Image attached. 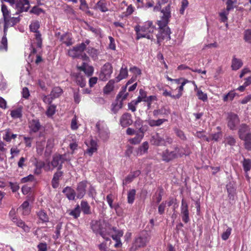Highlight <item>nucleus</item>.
I'll use <instances>...</instances> for the list:
<instances>
[{
	"label": "nucleus",
	"mask_w": 251,
	"mask_h": 251,
	"mask_svg": "<svg viewBox=\"0 0 251 251\" xmlns=\"http://www.w3.org/2000/svg\"><path fill=\"white\" fill-rule=\"evenodd\" d=\"M171 4L172 3L170 2L162 8L161 11L162 16L161 17L160 20L157 22L159 30L156 36L158 43L165 39H171L170 34L171 32L168 25L171 17Z\"/></svg>",
	"instance_id": "f257e3e1"
},
{
	"label": "nucleus",
	"mask_w": 251,
	"mask_h": 251,
	"mask_svg": "<svg viewBox=\"0 0 251 251\" xmlns=\"http://www.w3.org/2000/svg\"><path fill=\"white\" fill-rule=\"evenodd\" d=\"M156 27L152 21H147L142 25H137L134 27L137 40L145 38L152 40L156 31Z\"/></svg>",
	"instance_id": "f03ea898"
},
{
	"label": "nucleus",
	"mask_w": 251,
	"mask_h": 251,
	"mask_svg": "<svg viewBox=\"0 0 251 251\" xmlns=\"http://www.w3.org/2000/svg\"><path fill=\"white\" fill-rule=\"evenodd\" d=\"M173 149V150L171 151L167 149L162 152L161 157L163 161L169 162L183 155V154L180 152V149L177 146H174Z\"/></svg>",
	"instance_id": "7ed1b4c3"
},
{
	"label": "nucleus",
	"mask_w": 251,
	"mask_h": 251,
	"mask_svg": "<svg viewBox=\"0 0 251 251\" xmlns=\"http://www.w3.org/2000/svg\"><path fill=\"white\" fill-rule=\"evenodd\" d=\"M65 154H54L52 160L48 164L49 168H45L46 171H52L54 168H57L58 171L62 169L63 164L66 161Z\"/></svg>",
	"instance_id": "20e7f679"
},
{
	"label": "nucleus",
	"mask_w": 251,
	"mask_h": 251,
	"mask_svg": "<svg viewBox=\"0 0 251 251\" xmlns=\"http://www.w3.org/2000/svg\"><path fill=\"white\" fill-rule=\"evenodd\" d=\"M106 227V224L104 221L93 220L91 222V228L93 231L103 238L107 234Z\"/></svg>",
	"instance_id": "39448f33"
},
{
	"label": "nucleus",
	"mask_w": 251,
	"mask_h": 251,
	"mask_svg": "<svg viewBox=\"0 0 251 251\" xmlns=\"http://www.w3.org/2000/svg\"><path fill=\"white\" fill-rule=\"evenodd\" d=\"M85 50H86V45L85 43H81L69 50L68 55L73 58H78Z\"/></svg>",
	"instance_id": "423d86ee"
},
{
	"label": "nucleus",
	"mask_w": 251,
	"mask_h": 251,
	"mask_svg": "<svg viewBox=\"0 0 251 251\" xmlns=\"http://www.w3.org/2000/svg\"><path fill=\"white\" fill-rule=\"evenodd\" d=\"M113 72V68L111 64L105 63L101 68L99 78L102 81H106L109 78Z\"/></svg>",
	"instance_id": "0eeeda50"
},
{
	"label": "nucleus",
	"mask_w": 251,
	"mask_h": 251,
	"mask_svg": "<svg viewBox=\"0 0 251 251\" xmlns=\"http://www.w3.org/2000/svg\"><path fill=\"white\" fill-rule=\"evenodd\" d=\"M239 123L240 120L237 114L233 113H230L228 114L227 117V125L230 130H235L237 126Z\"/></svg>",
	"instance_id": "6e6552de"
},
{
	"label": "nucleus",
	"mask_w": 251,
	"mask_h": 251,
	"mask_svg": "<svg viewBox=\"0 0 251 251\" xmlns=\"http://www.w3.org/2000/svg\"><path fill=\"white\" fill-rule=\"evenodd\" d=\"M180 210L183 222L185 224L188 223L190 221L188 205L184 199L181 200Z\"/></svg>",
	"instance_id": "1a4fd4ad"
},
{
	"label": "nucleus",
	"mask_w": 251,
	"mask_h": 251,
	"mask_svg": "<svg viewBox=\"0 0 251 251\" xmlns=\"http://www.w3.org/2000/svg\"><path fill=\"white\" fill-rule=\"evenodd\" d=\"M148 242V233L146 231L141 232L139 235L135 238L134 245L136 247L141 248L146 245Z\"/></svg>",
	"instance_id": "9d476101"
},
{
	"label": "nucleus",
	"mask_w": 251,
	"mask_h": 251,
	"mask_svg": "<svg viewBox=\"0 0 251 251\" xmlns=\"http://www.w3.org/2000/svg\"><path fill=\"white\" fill-rule=\"evenodd\" d=\"M88 182L83 180L77 184L76 188V197L78 199H82L86 194Z\"/></svg>",
	"instance_id": "9b49d317"
},
{
	"label": "nucleus",
	"mask_w": 251,
	"mask_h": 251,
	"mask_svg": "<svg viewBox=\"0 0 251 251\" xmlns=\"http://www.w3.org/2000/svg\"><path fill=\"white\" fill-rule=\"evenodd\" d=\"M29 7L30 4L28 0H19L16 5L17 13L26 12Z\"/></svg>",
	"instance_id": "f8f14e48"
},
{
	"label": "nucleus",
	"mask_w": 251,
	"mask_h": 251,
	"mask_svg": "<svg viewBox=\"0 0 251 251\" xmlns=\"http://www.w3.org/2000/svg\"><path fill=\"white\" fill-rule=\"evenodd\" d=\"M238 134L239 138L242 139L251 135V129L247 125L242 124L239 127Z\"/></svg>",
	"instance_id": "ddd939ff"
},
{
	"label": "nucleus",
	"mask_w": 251,
	"mask_h": 251,
	"mask_svg": "<svg viewBox=\"0 0 251 251\" xmlns=\"http://www.w3.org/2000/svg\"><path fill=\"white\" fill-rule=\"evenodd\" d=\"M120 123L121 126L124 127L131 125L133 123L131 114L127 112L124 113L120 118Z\"/></svg>",
	"instance_id": "4468645a"
},
{
	"label": "nucleus",
	"mask_w": 251,
	"mask_h": 251,
	"mask_svg": "<svg viewBox=\"0 0 251 251\" xmlns=\"http://www.w3.org/2000/svg\"><path fill=\"white\" fill-rule=\"evenodd\" d=\"M162 4L160 0H157L155 5L153 0H148L145 4V7L147 8H153V12L160 11L162 10L161 8Z\"/></svg>",
	"instance_id": "2eb2a0df"
},
{
	"label": "nucleus",
	"mask_w": 251,
	"mask_h": 251,
	"mask_svg": "<svg viewBox=\"0 0 251 251\" xmlns=\"http://www.w3.org/2000/svg\"><path fill=\"white\" fill-rule=\"evenodd\" d=\"M128 95V93L126 92V86H123L122 90L119 92L117 96V100L121 99L120 104L118 105V104H117L114 106V108L118 106L119 109L121 108L123 105L122 101L127 98Z\"/></svg>",
	"instance_id": "dca6fc26"
},
{
	"label": "nucleus",
	"mask_w": 251,
	"mask_h": 251,
	"mask_svg": "<svg viewBox=\"0 0 251 251\" xmlns=\"http://www.w3.org/2000/svg\"><path fill=\"white\" fill-rule=\"evenodd\" d=\"M95 10H98L101 12H106L108 11V3L106 0H99L95 6Z\"/></svg>",
	"instance_id": "f3484780"
},
{
	"label": "nucleus",
	"mask_w": 251,
	"mask_h": 251,
	"mask_svg": "<svg viewBox=\"0 0 251 251\" xmlns=\"http://www.w3.org/2000/svg\"><path fill=\"white\" fill-rule=\"evenodd\" d=\"M12 221L16 226L22 228L24 231L28 232L30 231V228L27 226L23 220L17 217L16 216L12 217Z\"/></svg>",
	"instance_id": "a211bd4d"
},
{
	"label": "nucleus",
	"mask_w": 251,
	"mask_h": 251,
	"mask_svg": "<svg viewBox=\"0 0 251 251\" xmlns=\"http://www.w3.org/2000/svg\"><path fill=\"white\" fill-rule=\"evenodd\" d=\"M36 162L34 163V166L35 168L34 171V173L36 175H40L42 173V168H44L45 170V168L47 167V169L49 168V167L47 166H45V163L44 161L42 160H38L35 159Z\"/></svg>",
	"instance_id": "6ab92c4d"
},
{
	"label": "nucleus",
	"mask_w": 251,
	"mask_h": 251,
	"mask_svg": "<svg viewBox=\"0 0 251 251\" xmlns=\"http://www.w3.org/2000/svg\"><path fill=\"white\" fill-rule=\"evenodd\" d=\"M62 192L65 194L66 197L69 200L73 201L75 200L76 193L72 187L69 186L66 187L63 189Z\"/></svg>",
	"instance_id": "aec40b11"
},
{
	"label": "nucleus",
	"mask_w": 251,
	"mask_h": 251,
	"mask_svg": "<svg viewBox=\"0 0 251 251\" xmlns=\"http://www.w3.org/2000/svg\"><path fill=\"white\" fill-rule=\"evenodd\" d=\"M96 127L99 131V135L103 141H105L108 140L109 137V132L107 128H100V126L98 124L96 125Z\"/></svg>",
	"instance_id": "412c9836"
},
{
	"label": "nucleus",
	"mask_w": 251,
	"mask_h": 251,
	"mask_svg": "<svg viewBox=\"0 0 251 251\" xmlns=\"http://www.w3.org/2000/svg\"><path fill=\"white\" fill-rule=\"evenodd\" d=\"M113 230L115 232V234L112 235L111 237L116 241L117 243L115 246L118 247L122 245L120 238L123 235V231L122 230H117L116 227H113Z\"/></svg>",
	"instance_id": "4be33fe9"
},
{
	"label": "nucleus",
	"mask_w": 251,
	"mask_h": 251,
	"mask_svg": "<svg viewBox=\"0 0 251 251\" xmlns=\"http://www.w3.org/2000/svg\"><path fill=\"white\" fill-rule=\"evenodd\" d=\"M41 127V125L38 119H32L29 123V127L33 132L38 131Z\"/></svg>",
	"instance_id": "5701e85b"
},
{
	"label": "nucleus",
	"mask_w": 251,
	"mask_h": 251,
	"mask_svg": "<svg viewBox=\"0 0 251 251\" xmlns=\"http://www.w3.org/2000/svg\"><path fill=\"white\" fill-rule=\"evenodd\" d=\"M54 146V139L51 138L47 140L46 150L45 151V155L46 156H50L52 151V149Z\"/></svg>",
	"instance_id": "b1692460"
},
{
	"label": "nucleus",
	"mask_w": 251,
	"mask_h": 251,
	"mask_svg": "<svg viewBox=\"0 0 251 251\" xmlns=\"http://www.w3.org/2000/svg\"><path fill=\"white\" fill-rule=\"evenodd\" d=\"M170 110L166 108L165 106H162L159 109H154L153 111V116L157 118L159 116H168L170 114Z\"/></svg>",
	"instance_id": "393cba45"
},
{
	"label": "nucleus",
	"mask_w": 251,
	"mask_h": 251,
	"mask_svg": "<svg viewBox=\"0 0 251 251\" xmlns=\"http://www.w3.org/2000/svg\"><path fill=\"white\" fill-rule=\"evenodd\" d=\"M87 146L88 148L87 150V152L90 156H91L93 153L97 151L98 150L97 143L93 139L90 140V143L89 145H87Z\"/></svg>",
	"instance_id": "a878e982"
},
{
	"label": "nucleus",
	"mask_w": 251,
	"mask_h": 251,
	"mask_svg": "<svg viewBox=\"0 0 251 251\" xmlns=\"http://www.w3.org/2000/svg\"><path fill=\"white\" fill-rule=\"evenodd\" d=\"M167 119H158L157 120L149 119L148 121V124L151 127L159 126L164 122H167Z\"/></svg>",
	"instance_id": "bb28decb"
},
{
	"label": "nucleus",
	"mask_w": 251,
	"mask_h": 251,
	"mask_svg": "<svg viewBox=\"0 0 251 251\" xmlns=\"http://www.w3.org/2000/svg\"><path fill=\"white\" fill-rule=\"evenodd\" d=\"M1 12L3 17L4 24H5L6 26L8 25L7 24L8 22V19L10 17V11L8 9L6 5L2 4L1 5Z\"/></svg>",
	"instance_id": "cd10ccee"
},
{
	"label": "nucleus",
	"mask_w": 251,
	"mask_h": 251,
	"mask_svg": "<svg viewBox=\"0 0 251 251\" xmlns=\"http://www.w3.org/2000/svg\"><path fill=\"white\" fill-rule=\"evenodd\" d=\"M60 41L65 44L67 46H70L73 44L72 38L69 33H66L61 35Z\"/></svg>",
	"instance_id": "c85d7f7f"
},
{
	"label": "nucleus",
	"mask_w": 251,
	"mask_h": 251,
	"mask_svg": "<svg viewBox=\"0 0 251 251\" xmlns=\"http://www.w3.org/2000/svg\"><path fill=\"white\" fill-rule=\"evenodd\" d=\"M243 66V62L240 59L234 56L232 59L231 67L232 70L236 71Z\"/></svg>",
	"instance_id": "c756f323"
},
{
	"label": "nucleus",
	"mask_w": 251,
	"mask_h": 251,
	"mask_svg": "<svg viewBox=\"0 0 251 251\" xmlns=\"http://www.w3.org/2000/svg\"><path fill=\"white\" fill-rule=\"evenodd\" d=\"M128 76V70L126 67L124 68L123 66L120 69L119 75L116 77L117 82L126 78Z\"/></svg>",
	"instance_id": "7c9ffc66"
},
{
	"label": "nucleus",
	"mask_w": 251,
	"mask_h": 251,
	"mask_svg": "<svg viewBox=\"0 0 251 251\" xmlns=\"http://www.w3.org/2000/svg\"><path fill=\"white\" fill-rule=\"evenodd\" d=\"M8 25L6 26L5 24H4V32H7V29L9 26H12L16 25L20 22V18L19 17H11L8 19Z\"/></svg>",
	"instance_id": "2f4dec72"
},
{
	"label": "nucleus",
	"mask_w": 251,
	"mask_h": 251,
	"mask_svg": "<svg viewBox=\"0 0 251 251\" xmlns=\"http://www.w3.org/2000/svg\"><path fill=\"white\" fill-rule=\"evenodd\" d=\"M37 215L42 223H47L49 222V217L44 210H40L37 213Z\"/></svg>",
	"instance_id": "473e14b6"
},
{
	"label": "nucleus",
	"mask_w": 251,
	"mask_h": 251,
	"mask_svg": "<svg viewBox=\"0 0 251 251\" xmlns=\"http://www.w3.org/2000/svg\"><path fill=\"white\" fill-rule=\"evenodd\" d=\"M4 132L5 134L3 136V139L7 142H11L12 139H14L17 136V134L12 133L11 131V129L9 128L5 129Z\"/></svg>",
	"instance_id": "72a5a7b5"
},
{
	"label": "nucleus",
	"mask_w": 251,
	"mask_h": 251,
	"mask_svg": "<svg viewBox=\"0 0 251 251\" xmlns=\"http://www.w3.org/2000/svg\"><path fill=\"white\" fill-rule=\"evenodd\" d=\"M63 92V91L61 87L56 86L52 88L50 94L55 99L59 98L62 94Z\"/></svg>",
	"instance_id": "f704fd0d"
},
{
	"label": "nucleus",
	"mask_w": 251,
	"mask_h": 251,
	"mask_svg": "<svg viewBox=\"0 0 251 251\" xmlns=\"http://www.w3.org/2000/svg\"><path fill=\"white\" fill-rule=\"evenodd\" d=\"M144 136V133L143 132H140L137 134H136L135 136L131 138L129 140V142L130 144L136 145L140 143L143 137Z\"/></svg>",
	"instance_id": "c9c22d12"
},
{
	"label": "nucleus",
	"mask_w": 251,
	"mask_h": 251,
	"mask_svg": "<svg viewBox=\"0 0 251 251\" xmlns=\"http://www.w3.org/2000/svg\"><path fill=\"white\" fill-rule=\"evenodd\" d=\"M23 210L22 214L24 215H27L30 212L29 203L27 201H25L19 208Z\"/></svg>",
	"instance_id": "e433bc0d"
},
{
	"label": "nucleus",
	"mask_w": 251,
	"mask_h": 251,
	"mask_svg": "<svg viewBox=\"0 0 251 251\" xmlns=\"http://www.w3.org/2000/svg\"><path fill=\"white\" fill-rule=\"evenodd\" d=\"M81 208L84 214H90L91 213V207L87 201H82L80 203Z\"/></svg>",
	"instance_id": "4c0bfd02"
},
{
	"label": "nucleus",
	"mask_w": 251,
	"mask_h": 251,
	"mask_svg": "<svg viewBox=\"0 0 251 251\" xmlns=\"http://www.w3.org/2000/svg\"><path fill=\"white\" fill-rule=\"evenodd\" d=\"M153 144L156 146H164L165 141L164 137L160 136L158 133L153 137Z\"/></svg>",
	"instance_id": "58836bf2"
},
{
	"label": "nucleus",
	"mask_w": 251,
	"mask_h": 251,
	"mask_svg": "<svg viewBox=\"0 0 251 251\" xmlns=\"http://www.w3.org/2000/svg\"><path fill=\"white\" fill-rule=\"evenodd\" d=\"M115 81L114 79L110 80L103 88L104 94H109L112 92L114 89V84Z\"/></svg>",
	"instance_id": "ea45409f"
},
{
	"label": "nucleus",
	"mask_w": 251,
	"mask_h": 251,
	"mask_svg": "<svg viewBox=\"0 0 251 251\" xmlns=\"http://www.w3.org/2000/svg\"><path fill=\"white\" fill-rule=\"evenodd\" d=\"M7 39L6 38V32H4V35L1 39L0 44V51H7Z\"/></svg>",
	"instance_id": "a19ab883"
},
{
	"label": "nucleus",
	"mask_w": 251,
	"mask_h": 251,
	"mask_svg": "<svg viewBox=\"0 0 251 251\" xmlns=\"http://www.w3.org/2000/svg\"><path fill=\"white\" fill-rule=\"evenodd\" d=\"M136 195V190L134 189L129 190L127 193V202L132 204L134 202Z\"/></svg>",
	"instance_id": "79ce46f5"
},
{
	"label": "nucleus",
	"mask_w": 251,
	"mask_h": 251,
	"mask_svg": "<svg viewBox=\"0 0 251 251\" xmlns=\"http://www.w3.org/2000/svg\"><path fill=\"white\" fill-rule=\"evenodd\" d=\"M158 100L157 98L155 95L150 96L147 99L144 100V102L147 104L148 109H150L151 108V104L154 101H157Z\"/></svg>",
	"instance_id": "37998d69"
},
{
	"label": "nucleus",
	"mask_w": 251,
	"mask_h": 251,
	"mask_svg": "<svg viewBox=\"0 0 251 251\" xmlns=\"http://www.w3.org/2000/svg\"><path fill=\"white\" fill-rule=\"evenodd\" d=\"M87 53L94 60L96 59L98 57V52L97 50L91 47L87 48Z\"/></svg>",
	"instance_id": "c03bdc74"
},
{
	"label": "nucleus",
	"mask_w": 251,
	"mask_h": 251,
	"mask_svg": "<svg viewBox=\"0 0 251 251\" xmlns=\"http://www.w3.org/2000/svg\"><path fill=\"white\" fill-rule=\"evenodd\" d=\"M11 116L14 118H20L22 117V110L21 108H18L16 109L12 110L10 113Z\"/></svg>",
	"instance_id": "a18cd8bd"
},
{
	"label": "nucleus",
	"mask_w": 251,
	"mask_h": 251,
	"mask_svg": "<svg viewBox=\"0 0 251 251\" xmlns=\"http://www.w3.org/2000/svg\"><path fill=\"white\" fill-rule=\"evenodd\" d=\"M188 82H189L188 80L184 79L183 81L181 84V85L178 87V93L176 95V98L177 99H179L182 96L184 86Z\"/></svg>",
	"instance_id": "49530a36"
},
{
	"label": "nucleus",
	"mask_w": 251,
	"mask_h": 251,
	"mask_svg": "<svg viewBox=\"0 0 251 251\" xmlns=\"http://www.w3.org/2000/svg\"><path fill=\"white\" fill-rule=\"evenodd\" d=\"M241 140L244 141L245 148L248 151H251V135L241 139Z\"/></svg>",
	"instance_id": "de8ad7c7"
},
{
	"label": "nucleus",
	"mask_w": 251,
	"mask_h": 251,
	"mask_svg": "<svg viewBox=\"0 0 251 251\" xmlns=\"http://www.w3.org/2000/svg\"><path fill=\"white\" fill-rule=\"evenodd\" d=\"M80 214V209L78 204L76 205V207L69 213V215L72 216L75 219L78 218Z\"/></svg>",
	"instance_id": "09e8293b"
},
{
	"label": "nucleus",
	"mask_w": 251,
	"mask_h": 251,
	"mask_svg": "<svg viewBox=\"0 0 251 251\" xmlns=\"http://www.w3.org/2000/svg\"><path fill=\"white\" fill-rule=\"evenodd\" d=\"M243 167L245 172H248L251 169V160L244 158L243 161Z\"/></svg>",
	"instance_id": "8fccbe9b"
},
{
	"label": "nucleus",
	"mask_w": 251,
	"mask_h": 251,
	"mask_svg": "<svg viewBox=\"0 0 251 251\" xmlns=\"http://www.w3.org/2000/svg\"><path fill=\"white\" fill-rule=\"evenodd\" d=\"M56 106L54 104L50 105L47 109L46 114L48 117H51L53 115L56 111Z\"/></svg>",
	"instance_id": "3c124183"
},
{
	"label": "nucleus",
	"mask_w": 251,
	"mask_h": 251,
	"mask_svg": "<svg viewBox=\"0 0 251 251\" xmlns=\"http://www.w3.org/2000/svg\"><path fill=\"white\" fill-rule=\"evenodd\" d=\"M217 129H218V131L211 135L212 140L215 141H218L219 139L222 138L223 135L221 127L217 126Z\"/></svg>",
	"instance_id": "603ef678"
},
{
	"label": "nucleus",
	"mask_w": 251,
	"mask_h": 251,
	"mask_svg": "<svg viewBox=\"0 0 251 251\" xmlns=\"http://www.w3.org/2000/svg\"><path fill=\"white\" fill-rule=\"evenodd\" d=\"M149 143L148 142H144L139 148V153L140 155L146 153L149 149Z\"/></svg>",
	"instance_id": "864d4df0"
},
{
	"label": "nucleus",
	"mask_w": 251,
	"mask_h": 251,
	"mask_svg": "<svg viewBox=\"0 0 251 251\" xmlns=\"http://www.w3.org/2000/svg\"><path fill=\"white\" fill-rule=\"evenodd\" d=\"M76 82L77 84L81 87H84L86 85V81L85 78L80 75H78L76 78Z\"/></svg>",
	"instance_id": "5fc2aeb1"
},
{
	"label": "nucleus",
	"mask_w": 251,
	"mask_h": 251,
	"mask_svg": "<svg viewBox=\"0 0 251 251\" xmlns=\"http://www.w3.org/2000/svg\"><path fill=\"white\" fill-rule=\"evenodd\" d=\"M40 27V24L38 21H35L31 23L29 25V28L31 31L36 32L39 31L38 29Z\"/></svg>",
	"instance_id": "6e6d98bb"
},
{
	"label": "nucleus",
	"mask_w": 251,
	"mask_h": 251,
	"mask_svg": "<svg viewBox=\"0 0 251 251\" xmlns=\"http://www.w3.org/2000/svg\"><path fill=\"white\" fill-rule=\"evenodd\" d=\"M45 141L38 142L37 143L36 151L38 154L41 155L44 150Z\"/></svg>",
	"instance_id": "4d7b16f0"
},
{
	"label": "nucleus",
	"mask_w": 251,
	"mask_h": 251,
	"mask_svg": "<svg viewBox=\"0 0 251 251\" xmlns=\"http://www.w3.org/2000/svg\"><path fill=\"white\" fill-rule=\"evenodd\" d=\"M129 71L133 74V76H136V77H137V76L139 75H141L142 74V71L141 69L136 66H132L130 67L129 69Z\"/></svg>",
	"instance_id": "13d9d810"
},
{
	"label": "nucleus",
	"mask_w": 251,
	"mask_h": 251,
	"mask_svg": "<svg viewBox=\"0 0 251 251\" xmlns=\"http://www.w3.org/2000/svg\"><path fill=\"white\" fill-rule=\"evenodd\" d=\"M226 144H227L231 146H233L236 144V140L232 136H228L225 139Z\"/></svg>",
	"instance_id": "bf43d9fd"
},
{
	"label": "nucleus",
	"mask_w": 251,
	"mask_h": 251,
	"mask_svg": "<svg viewBox=\"0 0 251 251\" xmlns=\"http://www.w3.org/2000/svg\"><path fill=\"white\" fill-rule=\"evenodd\" d=\"M197 96L199 100H201L203 101H206L207 100L208 98L207 94L206 93H204L201 90H198Z\"/></svg>",
	"instance_id": "052dcab7"
},
{
	"label": "nucleus",
	"mask_w": 251,
	"mask_h": 251,
	"mask_svg": "<svg viewBox=\"0 0 251 251\" xmlns=\"http://www.w3.org/2000/svg\"><path fill=\"white\" fill-rule=\"evenodd\" d=\"M236 95V93L233 91H230L223 97V100L227 101L228 100H232Z\"/></svg>",
	"instance_id": "680f3d73"
},
{
	"label": "nucleus",
	"mask_w": 251,
	"mask_h": 251,
	"mask_svg": "<svg viewBox=\"0 0 251 251\" xmlns=\"http://www.w3.org/2000/svg\"><path fill=\"white\" fill-rule=\"evenodd\" d=\"M229 12L226 10H224L223 11L220 12L219 13V16L220 17V22L222 23L227 22L228 18L227 15H228Z\"/></svg>",
	"instance_id": "e2e57ef3"
},
{
	"label": "nucleus",
	"mask_w": 251,
	"mask_h": 251,
	"mask_svg": "<svg viewBox=\"0 0 251 251\" xmlns=\"http://www.w3.org/2000/svg\"><path fill=\"white\" fill-rule=\"evenodd\" d=\"M44 11L43 9L38 7L37 6H34L30 10V13L31 14H34L36 15H39L42 13H44Z\"/></svg>",
	"instance_id": "0e129e2a"
},
{
	"label": "nucleus",
	"mask_w": 251,
	"mask_h": 251,
	"mask_svg": "<svg viewBox=\"0 0 251 251\" xmlns=\"http://www.w3.org/2000/svg\"><path fill=\"white\" fill-rule=\"evenodd\" d=\"M231 228L228 227L226 229V231L222 233L221 235L222 239L225 241L226 240L229 238L230 235L231 234Z\"/></svg>",
	"instance_id": "69168bd1"
},
{
	"label": "nucleus",
	"mask_w": 251,
	"mask_h": 251,
	"mask_svg": "<svg viewBox=\"0 0 251 251\" xmlns=\"http://www.w3.org/2000/svg\"><path fill=\"white\" fill-rule=\"evenodd\" d=\"M244 39L246 42L251 43V29L245 31Z\"/></svg>",
	"instance_id": "338daca9"
},
{
	"label": "nucleus",
	"mask_w": 251,
	"mask_h": 251,
	"mask_svg": "<svg viewBox=\"0 0 251 251\" xmlns=\"http://www.w3.org/2000/svg\"><path fill=\"white\" fill-rule=\"evenodd\" d=\"M167 202L164 201L162 202L158 206V211L160 215H162L164 213L165 208L166 206Z\"/></svg>",
	"instance_id": "774afa93"
}]
</instances>
